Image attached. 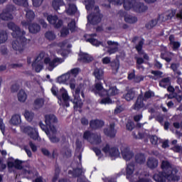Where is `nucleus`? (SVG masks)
Listing matches in <instances>:
<instances>
[{"label": "nucleus", "mask_w": 182, "mask_h": 182, "mask_svg": "<svg viewBox=\"0 0 182 182\" xmlns=\"http://www.w3.org/2000/svg\"><path fill=\"white\" fill-rule=\"evenodd\" d=\"M9 29L13 31L11 35L13 38H16V40L14 41L11 43L14 50H17L18 52H23L25 46L29 42V40L26 39L23 36L26 33L25 31H21V28L16 26L14 22H10L7 24Z\"/></svg>", "instance_id": "obj_1"}, {"label": "nucleus", "mask_w": 182, "mask_h": 182, "mask_svg": "<svg viewBox=\"0 0 182 182\" xmlns=\"http://www.w3.org/2000/svg\"><path fill=\"white\" fill-rule=\"evenodd\" d=\"M45 56V53L42 52L38 55L35 61L39 62L40 60H42V59H44V64L46 65V69L50 72H52L54 68H56V66H58V65L65 62V59L63 58H55L53 60H50V58Z\"/></svg>", "instance_id": "obj_2"}, {"label": "nucleus", "mask_w": 182, "mask_h": 182, "mask_svg": "<svg viewBox=\"0 0 182 182\" xmlns=\"http://www.w3.org/2000/svg\"><path fill=\"white\" fill-rule=\"evenodd\" d=\"M173 165L167 160H164L161 164V168L162 172H159V173H156L154 175L153 178L155 181L157 182H164V177L162 176L165 175L166 173L169 172L172 168H173Z\"/></svg>", "instance_id": "obj_3"}, {"label": "nucleus", "mask_w": 182, "mask_h": 182, "mask_svg": "<svg viewBox=\"0 0 182 182\" xmlns=\"http://www.w3.org/2000/svg\"><path fill=\"white\" fill-rule=\"evenodd\" d=\"M51 92L54 96H56L59 100H63L64 102V106L65 107H69V100H70V98H69V95H68V91L65 90L64 88H61L59 91L58 90V87L55 86H53L51 88Z\"/></svg>", "instance_id": "obj_4"}, {"label": "nucleus", "mask_w": 182, "mask_h": 182, "mask_svg": "<svg viewBox=\"0 0 182 182\" xmlns=\"http://www.w3.org/2000/svg\"><path fill=\"white\" fill-rule=\"evenodd\" d=\"M83 139L87 140L91 144H100L102 143V136L100 134L92 133L89 131H87L83 134Z\"/></svg>", "instance_id": "obj_5"}, {"label": "nucleus", "mask_w": 182, "mask_h": 182, "mask_svg": "<svg viewBox=\"0 0 182 182\" xmlns=\"http://www.w3.org/2000/svg\"><path fill=\"white\" fill-rule=\"evenodd\" d=\"M45 123L47 130H51L52 132H55V124H58V117L53 114H46L45 117Z\"/></svg>", "instance_id": "obj_6"}, {"label": "nucleus", "mask_w": 182, "mask_h": 182, "mask_svg": "<svg viewBox=\"0 0 182 182\" xmlns=\"http://www.w3.org/2000/svg\"><path fill=\"white\" fill-rule=\"evenodd\" d=\"M163 177H164V182L166 179L168 181H180V173H178L177 168H172L169 171L161 176V178H163Z\"/></svg>", "instance_id": "obj_7"}, {"label": "nucleus", "mask_w": 182, "mask_h": 182, "mask_svg": "<svg viewBox=\"0 0 182 182\" xmlns=\"http://www.w3.org/2000/svg\"><path fill=\"white\" fill-rule=\"evenodd\" d=\"M87 21L92 25H97L102 21V14H100L99 6H95L94 13L87 16Z\"/></svg>", "instance_id": "obj_8"}, {"label": "nucleus", "mask_w": 182, "mask_h": 182, "mask_svg": "<svg viewBox=\"0 0 182 182\" xmlns=\"http://www.w3.org/2000/svg\"><path fill=\"white\" fill-rule=\"evenodd\" d=\"M39 126L41 129H42V130L45 132V133L47 134L51 143H59V141H60V139L56 136V129L55 132H53L50 129H48V128H46V125L43 124L42 122H39Z\"/></svg>", "instance_id": "obj_9"}, {"label": "nucleus", "mask_w": 182, "mask_h": 182, "mask_svg": "<svg viewBox=\"0 0 182 182\" xmlns=\"http://www.w3.org/2000/svg\"><path fill=\"white\" fill-rule=\"evenodd\" d=\"M102 151L105 153V154H109L111 157H119L120 156V151H119V149L116 147H111L109 144H107L105 146L102 148Z\"/></svg>", "instance_id": "obj_10"}, {"label": "nucleus", "mask_w": 182, "mask_h": 182, "mask_svg": "<svg viewBox=\"0 0 182 182\" xmlns=\"http://www.w3.org/2000/svg\"><path fill=\"white\" fill-rule=\"evenodd\" d=\"M25 11L26 13V21H21V25H23V26H28L31 25V22H32V21L35 19V13L33 12V11L29 9H26Z\"/></svg>", "instance_id": "obj_11"}, {"label": "nucleus", "mask_w": 182, "mask_h": 182, "mask_svg": "<svg viewBox=\"0 0 182 182\" xmlns=\"http://www.w3.org/2000/svg\"><path fill=\"white\" fill-rule=\"evenodd\" d=\"M0 19L1 21H12L14 19V16L11 14V6H6L0 14Z\"/></svg>", "instance_id": "obj_12"}, {"label": "nucleus", "mask_w": 182, "mask_h": 182, "mask_svg": "<svg viewBox=\"0 0 182 182\" xmlns=\"http://www.w3.org/2000/svg\"><path fill=\"white\" fill-rule=\"evenodd\" d=\"M82 151H83V144L82 141L77 139L75 141V157L82 161Z\"/></svg>", "instance_id": "obj_13"}, {"label": "nucleus", "mask_w": 182, "mask_h": 182, "mask_svg": "<svg viewBox=\"0 0 182 182\" xmlns=\"http://www.w3.org/2000/svg\"><path fill=\"white\" fill-rule=\"evenodd\" d=\"M23 161L16 159L14 161H12V159H10L7 162L8 168H16V170H22L23 166H22Z\"/></svg>", "instance_id": "obj_14"}, {"label": "nucleus", "mask_w": 182, "mask_h": 182, "mask_svg": "<svg viewBox=\"0 0 182 182\" xmlns=\"http://www.w3.org/2000/svg\"><path fill=\"white\" fill-rule=\"evenodd\" d=\"M47 20L49 23L53 25L54 28H60L62 26L63 21L58 18V16L49 15L47 17Z\"/></svg>", "instance_id": "obj_15"}, {"label": "nucleus", "mask_w": 182, "mask_h": 182, "mask_svg": "<svg viewBox=\"0 0 182 182\" xmlns=\"http://www.w3.org/2000/svg\"><path fill=\"white\" fill-rule=\"evenodd\" d=\"M107 43L108 45V47H107L108 48L107 52L109 55L116 53V52L119 51V43L112 41H108Z\"/></svg>", "instance_id": "obj_16"}, {"label": "nucleus", "mask_w": 182, "mask_h": 182, "mask_svg": "<svg viewBox=\"0 0 182 182\" xmlns=\"http://www.w3.org/2000/svg\"><path fill=\"white\" fill-rule=\"evenodd\" d=\"M105 90L103 88V84L101 82H96L95 84V87L92 88L91 92L95 93V95H99V96L103 97L105 93Z\"/></svg>", "instance_id": "obj_17"}, {"label": "nucleus", "mask_w": 182, "mask_h": 182, "mask_svg": "<svg viewBox=\"0 0 182 182\" xmlns=\"http://www.w3.org/2000/svg\"><path fill=\"white\" fill-rule=\"evenodd\" d=\"M121 154L122 156V159H124V160H126V161H129V160H132V159L134 156V154H133V151H130V149L127 147L122 148Z\"/></svg>", "instance_id": "obj_18"}, {"label": "nucleus", "mask_w": 182, "mask_h": 182, "mask_svg": "<svg viewBox=\"0 0 182 182\" xmlns=\"http://www.w3.org/2000/svg\"><path fill=\"white\" fill-rule=\"evenodd\" d=\"M24 133H26V134H28L31 139H33V140H38V137H39V134H38L36 129L32 128L31 127H25Z\"/></svg>", "instance_id": "obj_19"}, {"label": "nucleus", "mask_w": 182, "mask_h": 182, "mask_svg": "<svg viewBox=\"0 0 182 182\" xmlns=\"http://www.w3.org/2000/svg\"><path fill=\"white\" fill-rule=\"evenodd\" d=\"M90 38H85L87 42H90V43L92 44L93 46H102L103 48L106 47V43H103L102 41H99L97 39L93 38V36H96V33H92L90 35Z\"/></svg>", "instance_id": "obj_20"}, {"label": "nucleus", "mask_w": 182, "mask_h": 182, "mask_svg": "<svg viewBox=\"0 0 182 182\" xmlns=\"http://www.w3.org/2000/svg\"><path fill=\"white\" fill-rule=\"evenodd\" d=\"M105 126V122L100 119H92L90 122V127L93 130H97V129H102Z\"/></svg>", "instance_id": "obj_21"}, {"label": "nucleus", "mask_w": 182, "mask_h": 182, "mask_svg": "<svg viewBox=\"0 0 182 182\" xmlns=\"http://www.w3.org/2000/svg\"><path fill=\"white\" fill-rule=\"evenodd\" d=\"M147 9H149V7H147L144 3H136L134 6V11H135V12H138L139 14L146 12Z\"/></svg>", "instance_id": "obj_22"}, {"label": "nucleus", "mask_w": 182, "mask_h": 182, "mask_svg": "<svg viewBox=\"0 0 182 182\" xmlns=\"http://www.w3.org/2000/svg\"><path fill=\"white\" fill-rule=\"evenodd\" d=\"M169 45L172 48L173 50H178V48H180L181 43L178 41H176V37H174V35L169 36Z\"/></svg>", "instance_id": "obj_23"}, {"label": "nucleus", "mask_w": 182, "mask_h": 182, "mask_svg": "<svg viewBox=\"0 0 182 182\" xmlns=\"http://www.w3.org/2000/svg\"><path fill=\"white\" fill-rule=\"evenodd\" d=\"M114 124L112 123L109 124V128L105 129V135L108 136V137H114L117 133V131L114 129Z\"/></svg>", "instance_id": "obj_24"}, {"label": "nucleus", "mask_w": 182, "mask_h": 182, "mask_svg": "<svg viewBox=\"0 0 182 182\" xmlns=\"http://www.w3.org/2000/svg\"><path fill=\"white\" fill-rule=\"evenodd\" d=\"M79 60H80V62H82L83 63H90V62H92L93 60V57L87 53L81 52L80 53Z\"/></svg>", "instance_id": "obj_25"}, {"label": "nucleus", "mask_w": 182, "mask_h": 182, "mask_svg": "<svg viewBox=\"0 0 182 182\" xmlns=\"http://www.w3.org/2000/svg\"><path fill=\"white\" fill-rule=\"evenodd\" d=\"M146 166L149 168H151V170H154V168H156L159 166V160L154 158H149L146 162Z\"/></svg>", "instance_id": "obj_26"}, {"label": "nucleus", "mask_w": 182, "mask_h": 182, "mask_svg": "<svg viewBox=\"0 0 182 182\" xmlns=\"http://www.w3.org/2000/svg\"><path fill=\"white\" fill-rule=\"evenodd\" d=\"M176 15V10H171L170 13H166L165 14L161 15L159 19H161L162 22H166V21H170Z\"/></svg>", "instance_id": "obj_27"}, {"label": "nucleus", "mask_w": 182, "mask_h": 182, "mask_svg": "<svg viewBox=\"0 0 182 182\" xmlns=\"http://www.w3.org/2000/svg\"><path fill=\"white\" fill-rule=\"evenodd\" d=\"M143 100H144L141 96H139L135 104L134 105L133 109L140 110V109H143V107H144V103L143 102Z\"/></svg>", "instance_id": "obj_28"}, {"label": "nucleus", "mask_w": 182, "mask_h": 182, "mask_svg": "<svg viewBox=\"0 0 182 182\" xmlns=\"http://www.w3.org/2000/svg\"><path fill=\"white\" fill-rule=\"evenodd\" d=\"M70 79V72H68L67 73L58 77L57 80L58 83H68Z\"/></svg>", "instance_id": "obj_29"}, {"label": "nucleus", "mask_w": 182, "mask_h": 182, "mask_svg": "<svg viewBox=\"0 0 182 182\" xmlns=\"http://www.w3.org/2000/svg\"><path fill=\"white\" fill-rule=\"evenodd\" d=\"M134 96H136V92H134L133 90H128L127 93L123 95V98L125 99L127 102H130L134 99Z\"/></svg>", "instance_id": "obj_30"}, {"label": "nucleus", "mask_w": 182, "mask_h": 182, "mask_svg": "<svg viewBox=\"0 0 182 182\" xmlns=\"http://www.w3.org/2000/svg\"><path fill=\"white\" fill-rule=\"evenodd\" d=\"M134 159L137 164H144V163H146V156L142 153L136 154L134 156Z\"/></svg>", "instance_id": "obj_31"}, {"label": "nucleus", "mask_w": 182, "mask_h": 182, "mask_svg": "<svg viewBox=\"0 0 182 182\" xmlns=\"http://www.w3.org/2000/svg\"><path fill=\"white\" fill-rule=\"evenodd\" d=\"M93 75L95 77V78L97 79V80H103L104 72L102 68H95Z\"/></svg>", "instance_id": "obj_32"}, {"label": "nucleus", "mask_w": 182, "mask_h": 182, "mask_svg": "<svg viewBox=\"0 0 182 182\" xmlns=\"http://www.w3.org/2000/svg\"><path fill=\"white\" fill-rule=\"evenodd\" d=\"M104 96H116L117 95V88L116 87H110L109 90H104Z\"/></svg>", "instance_id": "obj_33"}, {"label": "nucleus", "mask_w": 182, "mask_h": 182, "mask_svg": "<svg viewBox=\"0 0 182 182\" xmlns=\"http://www.w3.org/2000/svg\"><path fill=\"white\" fill-rule=\"evenodd\" d=\"M61 154L63 159H69V157H72V150L69 147H63L61 149Z\"/></svg>", "instance_id": "obj_34"}, {"label": "nucleus", "mask_w": 182, "mask_h": 182, "mask_svg": "<svg viewBox=\"0 0 182 182\" xmlns=\"http://www.w3.org/2000/svg\"><path fill=\"white\" fill-rule=\"evenodd\" d=\"M28 30L31 33H38V32L41 31V26H39L38 23L28 25Z\"/></svg>", "instance_id": "obj_35"}, {"label": "nucleus", "mask_w": 182, "mask_h": 182, "mask_svg": "<svg viewBox=\"0 0 182 182\" xmlns=\"http://www.w3.org/2000/svg\"><path fill=\"white\" fill-rule=\"evenodd\" d=\"M76 11H77V8L75 4H72L70 3H68V8L65 10V12L68 15H73L76 14Z\"/></svg>", "instance_id": "obj_36"}, {"label": "nucleus", "mask_w": 182, "mask_h": 182, "mask_svg": "<svg viewBox=\"0 0 182 182\" xmlns=\"http://www.w3.org/2000/svg\"><path fill=\"white\" fill-rule=\"evenodd\" d=\"M134 171V164L133 163L129 164L127 166V178H128V180H130V176L133 174Z\"/></svg>", "instance_id": "obj_37"}, {"label": "nucleus", "mask_w": 182, "mask_h": 182, "mask_svg": "<svg viewBox=\"0 0 182 182\" xmlns=\"http://www.w3.org/2000/svg\"><path fill=\"white\" fill-rule=\"evenodd\" d=\"M53 8L55 11H58L60 6H63L65 5V1L63 0H53Z\"/></svg>", "instance_id": "obj_38"}, {"label": "nucleus", "mask_w": 182, "mask_h": 182, "mask_svg": "<svg viewBox=\"0 0 182 182\" xmlns=\"http://www.w3.org/2000/svg\"><path fill=\"white\" fill-rule=\"evenodd\" d=\"M68 174H71L72 177H79L80 176H82L83 174V171L82 168H75L73 169V171H69Z\"/></svg>", "instance_id": "obj_39"}, {"label": "nucleus", "mask_w": 182, "mask_h": 182, "mask_svg": "<svg viewBox=\"0 0 182 182\" xmlns=\"http://www.w3.org/2000/svg\"><path fill=\"white\" fill-rule=\"evenodd\" d=\"M43 105H45V101L42 98H38L34 101V109L36 110H38L41 109V107H43Z\"/></svg>", "instance_id": "obj_40"}, {"label": "nucleus", "mask_w": 182, "mask_h": 182, "mask_svg": "<svg viewBox=\"0 0 182 182\" xmlns=\"http://www.w3.org/2000/svg\"><path fill=\"white\" fill-rule=\"evenodd\" d=\"M110 66L112 69V70L115 71V73H117L119 70V68H120V63L119 62V60L115 59L113 61L110 63Z\"/></svg>", "instance_id": "obj_41"}, {"label": "nucleus", "mask_w": 182, "mask_h": 182, "mask_svg": "<svg viewBox=\"0 0 182 182\" xmlns=\"http://www.w3.org/2000/svg\"><path fill=\"white\" fill-rule=\"evenodd\" d=\"M32 66H33V68H35L36 72H37V73H39V72H41V70H42V69H43V63H41L38 61H34L32 63Z\"/></svg>", "instance_id": "obj_42"}, {"label": "nucleus", "mask_w": 182, "mask_h": 182, "mask_svg": "<svg viewBox=\"0 0 182 182\" xmlns=\"http://www.w3.org/2000/svg\"><path fill=\"white\" fill-rule=\"evenodd\" d=\"M11 124H14V126H17V124H21V115L19 114H15L14 115L11 120H10Z\"/></svg>", "instance_id": "obj_43"}, {"label": "nucleus", "mask_w": 182, "mask_h": 182, "mask_svg": "<svg viewBox=\"0 0 182 182\" xmlns=\"http://www.w3.org/2000/svg\"><path fill=\"white\" fill-rule=\"evenodd\" d=\"M134 1L133 0H124V8L126 11H130L133 8V4Z\"/></svg>", "instance_id": "obj_44"}, {"label": "nucleus", "mask_w": 182, "mask_h": 182, "mask_svg": "<svg viewBox=\"0 0 182 182\" xmlns=\"http://www.w3.org/2000/svg\"><path fill=\"white\" fill-rule=\"evenodd\" d=\"M26 97H27L26 92H25V91L22 90H20L19 92L18 93V101L23 103V102L26 100Z\"/></svg>", "instance_id": "obj_45"}, {"label": "nucleus", "mask_w": 182, "mask_h": 182, "mask_svg": "<svg viewBox=\"0 0 182 182\" xmlns=\"http://www.w3.org/2000/svg\"><path fill=\"white\" fill-rule=\"evenodd\" d=\"M124 21L127 23H136V21H137V17L127 15L124 17Z\"/></svg>", "instance_id": "obj_46"}, {"label": "nucleus", "mask_w": 182, "mask_h": 182, "mask_svg": "<svg viewBox=\"0 0 182 182\" xmlns=\"http://www.w3.org/2000/svg\"><path fill=\"white\" fill-rule=\"evenodd\" d=\"M8 41V34L5 31H0V43H5Z\"/></svg>", "instance_id": "obj_47"}, {"label": "nucleus", "mask_w": 182, "mask_h": 182, "mask_svg": "<svg viewBox=\"0 0 182 182\" xmlns=\"http://www.w3.org/2000/svg\"><path fill=\"white\" fill-rule=\"evenodd\" d=\"M157 19H152L145 25V27L146 29H153L157 25Z\"/></svg>", "instance_id": "obj_48"}, {"label": "nucleus", "mask_w": 182, "mask_h": 182, "mask_svg": "<svg viewBox=\"0 0 182 182\" xmlns=\"http://www.w3.org/2000/svg\"><path fill=\"white\" fill-rule=\"evenodd\" d=\"M13 2L19 6H28V0H13Z\"/></svg>", "instance_id": "obj_49"}, {"label": "nucleus", "mask_w": 182, "mask_h": 182, "mask_svg": "<svg viewBox=\"0 0 182 182\" xmlns=\"http://www.w3.org/2000/svg\"><path fill=\"white\" fill-rule=\"evenodd\" d=\"M95 6V0H85V8L87 11H90Z\"/></svg>", "instance_id": "obj_50"}, {"label": "nucleus", "mask_w": 182, "mask_h": 182, "mask_svg": "<svg viewBox=\"0 0 182 182\" xmlns=\"http://www.w3.org/2000/svg\"><path fill=\"white\" fill-rule=\"evenodd\" d=\"M45 36L48 41H54V39H56V35H55V33L53 31H47L45 33Z\"/></svg>", "instance_id": "obj_51"}, {"label": "nucleus", "mask_w": 182, "mask_h": 182, "mask_svg": "<svg viewBox=\"0 0 182 182\" xmlns=\"http://www.w3.org/2000/svg\"><path fill=\"white\" fill-rule=\"evenodd\" d=\"M70 72V78L75 79L77 75H79V72H80V68H73Z\"/></svg>", "instance_id": "obj_52"}, {"label": "nucleus", "mask_w": 182, "mask_h": 182, "mask_svg": "<svg viewBox=\"0 0 182 182\" xmlns=\"http://www.w3.org/2000/svg\"><path fill=\"white\" fill-rule=\"evenodd\" d=\"M58 46H59V48H61V49H65V48H72V45L68 43V40H65L64 41L59 43L58 44Z\"/></svg>", "instance_id": "obj_53"}, {"label": "nucleus", "mask_w": 182, "mask_h": 182, "mask_svg": "<svg viewBox=\"0 0 182 182\" xmlns=\"http://www.w3.org/2000/svg\"><path fill=\"white\" fill-rule=\"evenodd\" d=\"M24 116L28 122H32V119H33V113L32 112L26 110Z\"/></svg>", "instance_id": "obj_54"}, {"label": "nucleus", "mask_w": 182, "mask_h": 182, "mask_svg": "<svg viewBox=\"0 0 182 182\" xmlns=\"http://www.w3.org/2000/svg\"><path fill=\"white\" fill-rule=\"evenodd\" d=\"M168 83H170V78L169 77H165L163 78L160 82H159V85L161 87H166V85H167Z\"/></svg>", "instance_id": "obj_55"}, {"label": "nucleus", "mask_w": 182, "mask_h": 182, "mask_svg": "<svg viewBox=\"0 0 182 182\" xmlns=\"http://www.w3.org/2000/svg\"><path fill=\"white\" fill-rule=\"evenodd\" d=\"M68 29L71 31V32H75L76 29V22L75 20H72L70 23H68Z\"/></svg>", "instance_id": "obj_56"}, {"label": "nucleus", "mask_w": 182, "mask_h": 182, "mask_svg": "<svg viewBox=\"0 0 182 182\" xmlns=\"http://www.w3.org/2000/svg\"><path fill=\"white\" fill-rule=\"evenodd\" d=\"M143 45H144V39L140 41L138 45L136 46L135 48L136 49L137 52H139V53H141V49H143Z\"/></svg>", "instance_id": "obj_57"}, {"label": "nucleus", "mask_w": 182, "mask_h": 182, "mask_svg": "<svg viewBox=\"0 0 182 182\" xmlns=\"http://www.w3.org/2000/svg\"><path fill=\"white\" fill-rule=\"evenodd\" d=\"M154 96V92L151 91L146 92L142 100H147V99H150V97H153Z\"/></svg>", "instance_id": "obj_58"}, {"label": "nucleus", "mask_w": 182, "mask_h": 182, "mask_svg": "<svg viewBox=\"0 0 182 182\" xmlns=\"http://www.w3.org/2000/svg\"><path fill=\"white\" fill-rule=\"evenodd\" d=\"M126 129L129 132H132L134 129V123L133 122L128 121L126 124Z\"/></svg>", "instance_id": "obj_59"}, {"label": "nucleus", "mask_w": 182, "mask_h": 182, "mask_svg": "<svg viewBox=\"0 0 182 182\" xmlns=\"http://www.w3.org/2000/svg\"><path fill=\"white\" fill-rule=\"evenodd\" d=\"M93 151L95 153L96 156L100 159H102L103 154H102V151L99 148L94 147L92 148Z\"/></svg>", "instance_id": "obj_60"}, {"label": "nucleus", "mask_w": 182, "mask_h": 182, "mask_svg": "<svg viewBox=\"0 0 182 182\" xmlns=\"http://www.w3.org/2000/svg\"><path fill=\"white\" fill-rule=\"evenodd\" d=\"M171 150L175 151V153H181L182 147L180 145H175L173 147L171 148Z\"/></svg>", "instance_id": "obj_61"}, {"label": "nucleus", "mask_w": 182, "mask_h": 182, "mask_svg": "<svg viewBox=\"0 0 182 182\" xmlns=\"http://www.w3.org/2000/svg\"><path fill=\"white\" fill-rule=\"evenodd\" d=\"M100 103H101V105H110V103H112V100L109 98V97L102 99Z\"/></svg>", "instance_id": "obj_62"}, {"label": "nucleus", "mask_w": 182, "mask_h": 182, "mask_svg": "<svg viewBox=\"0 0 182 182\" xmlns=\"http://www.w3.org/2000/svg\"><path fill=\"white\" fill-rule=\"evenodd\" d=\"M42 2H43V0H33V5L36 6V8H38V6L42 5Z\"/></svg>", "instance_id": "obj_63"}, {"label": "nucleus", "mask_w": 182, "mask_h": 182, "mask_svg": "<svg viewBox=\"0 0 182 182\" xmlns=\"http://www.w3.org/2000/svg\"><path fill=\"white\" fill-rule=\"evenodd\" d=\"M150 141L151 143V144H157V141H159V138L157 137V136H151L150 137Z\"/></svg>", "instance_id": "obj_64"}]
</instances>
